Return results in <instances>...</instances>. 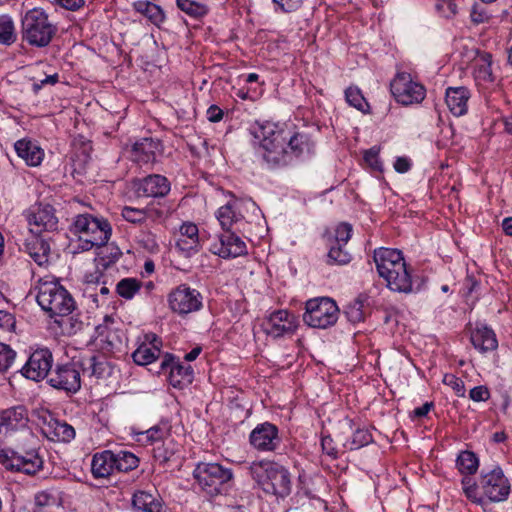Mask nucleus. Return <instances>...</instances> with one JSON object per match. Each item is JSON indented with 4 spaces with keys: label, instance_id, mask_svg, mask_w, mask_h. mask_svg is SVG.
Instances as JSON below:
<instances>
[{
    "label": "nucleus",
    "instance_id": "ddd939ff",
    "mask_svg": "<svg viewBox=\"0 0 512 512\" xmlns=\"http://www.w3.org/2000/svg\"><path fill=\"white\" fill-rule=\"evenodd\" d=\"M168 305L174 313L184 316L201 310L203 297L198 290L181 284L169 293Z\"/></svg>",
    "mask_w": 512,
    "mask_h": 512
},
{
    "label": "nucleus",
    "instance_id": "052dcab7",
    "mask_svg": "<svg viewBox=\"0 0 512 512\" xmlns=\"http://www.w3.org/2000/svg\"><path fill=\"white\" fill-rule=\"evenodd\" d=\"M206 115H207V119L210 121V122H219L222 120L223 118V111L221 108H219L218 106L216 105H211L208 109H207V112H206Z\"/></svg>",
    "mask_w": 512,
    "mask_h": 512
},
{
    "label": "nucleus",
    "instance_id": "393cba45",
    "mask_svg": "<svg viewBox=\"0 0 512 512\" xmlns=\"http://www.w3.org/2000/svg\"><path fill=\"white\" fill-rule=\"evenodd\" d=\"M176 247L186 256L198 252L201 240L198 226L193 222H184L179 228Z\"/></svg>",
    "mask_w": 512,
    "mask_h": 512
},
{
    "label": "nucleus",
    "instance_id": "4d7b16f0",
    "mask_svg": "<svg viewBox=\"0 0 512 512\" xmlns=\"http://www.w3.org/2000/svg\"><path fill=\"white\" fill-rule=\"evenodd\" d=\"M322 451L332 458L337 457V450L334 445L333 439L329 435H322L321 437Z\"/></svg>",
    "mask_w": 512,
    "mask_h": 512
},
{
    "label": "nucleus",
    "instance_id": "72a5a7b5",
    "mask_svg": "<svg viewBox=\"0 0 512 512\" xmlns=\"http://www.w3.org/2000/svg\"><path fill=\"white\" fill-rule=\"evenodd\" d=\"M94 342L103 353H111L120 340L115 331L111 330L107 324H103L96 327Z\"/></svg>",
    "mask_w": 512,
    "mask_h": 512
},
{
    "label": "nucleus",
    "instance_id": "e2e57ef3",
    "mask_svg": "<svg viewBox=\"0 0 512 512\" xmlns=\"http://www.w3.org/2000/svg\"><path fill=\"white\" fill-rule=\"evenodd\" d=\"M58 74L57 73H54L52 75H48L46 76L45 78L39 80L38 82H35L33 84V87H34V90L35 91H38L39 89H41L43 86L45 85H54L58 82Z\"/></svg>",
    "mask_w": 512,
    "mask_h": 512
},
{
    "label": "nucleus",
    "instance_id": "20e7f679",
    "mask_svg": "<svg viewBox=\"0 0 512 512\" xmlns=\"http://www.w3.org/2000/svg\"><path fill=\"white\" fill-rule=\"evenodd\" d=\"M461 489L470 502L483 506L488 502L506 501L511 491V483L502 468L497 465L481 472L479 484L472 477H462Z\"/></svg>",
    "mask_w": 512,
    "mask_h": 512
},
{
    "label": "nucleus",
    "instance_id": "aec40b11",
    "mask_svg": "<svg viewBox=\"0 0 512 512\" xmlns=\"http://www.w3.org/2000/svg\"><path fill=\"white\" fill-rule=\"evenodd\" d=\"M211 252L221 258H236L247 253V246L240 236L227 231L212 244Z\"/></svg>",
    "mask_w": 512,
    "mask_h": 512
},
{
    "label": "nucleus",
    "instance_id": "603ef678",
    "mask_svg": "<svg viewBox=\"0 0 512 512\" xmlns=\"http://www.w3.org/2000/svg\"><path fill=\"white\" fill-rule=\"evenodd\" d=\"M443 383L449 387H451L457 396L464 397L465 396V385L463 380L457 377L454 374H445L443 377Z\"/></svg>",
    "mask_w": 512,
    "mask_h": 512
},
{
    "label": "nucleus",
    "instance_id": "cd10ccee",
    "mask_svg": "<svg viewBox=\"0 0 512 512\" xmlns=\"http://www.w3.org/2000/svg\"><path fill=\"white\" fill-rule=\"evenodd\" d=\"M473 77L476 84L481 88L491 86L495 77L492 72V56L489 53H478L473 63Z\"/></svg>",
    "mask_w": 512,
    "mask_h": 512
},
{
    "label": "nucleus",
    "instance_id": "49530a36",
    "mask_svg": "<svg viewBox=\"0 0 512 512\" xmlns=\"http://www.w3.org/2000/svg\"><path fill=\"white\" fill-rule=\"evenodd\" d=\"M372 441V435L367 429H357L351 438L345 445L350 450L359 449L363 446L368 445Z\"/></svg>",
    "mask_w": 512,
    "mask_h": 512
},
{
    "label": "nucleus",
    "instance_id": "bf43d9fd",
    "mask_svg": "<svg viewBox=\"0 0 512 512\" xmlns=\"http://www.w3.org/2000/svg\"><path fill=\"white\" fill-rule=\"evenodd\" d=\"M15 327V318L12 314L0 310V328L10 331Z\"/></svg>",
    "mask_w": 512,
    "mask_h": 512
},
{
    "label": "nucleus",
    "instance_id": "de8ad7c7",
    "mask_svg": "<svg viewBox=\"0 0 512 512\" xmlns=\"http://www.w3.org/2000/svg\"><path fill=\"white\" fill-rule=\"evenodd\" d=\"M352 235V226L348 223L338 224L333 232V242L337 245H346Z\"/></svg>",
    "mask_w": 512,
    "mask_h": 512
},
{
    "label": "nucleus",
    "instance_id": "6ab92c4d",
    "mask_svg": "<svg viewBox=\"0 0 512 512\" xmlns=\"http://www.w3.org/2000/svg\"><path fill=\"white\" fill-rule=\"evenodd\" d=\"M49 383L54 388L75 393L81 387L80 369L75 363L57 365Z\"/></svg>",
    "mask_w": 512,
    "mask_h": 512
},
{
    "label": "nucleus",
    "instance_id": "b1692460",
    "mask_svg": "<svg viewBox=\"0 0 512 512\" xmlns=\"http://www.w3.org/2000/svg\"><path fill=\"white\" fill-rule=\"evenodd\" d=\"M162 341L154 333L144 335L142 342L133 352L132 358L138 365L145 366L153 363L160 355Z\"/></svg>",
    "mask_w": 512,
    "mask_h": 512
},
{
    "label": "nucleus",
    "instance_id": "bb28decb",
    "mask_svg": "<svg viewBox=\"0 0 512 512\" xmlns=\"http://www.w3.org/2000/svg\"><path fill=\"white\" fill-rule=\"evenodd\" d=\"M159 151V141L152 138H143L132 145L130 158L140 165L149 164L155 161Z\"/></svg>",
    "mask_w": 512,
    "mask_h": 512
},
{
    "label": "nucleus",
    "instance_id": "0e129e2a",
    "mask_svg": "<svg viewBox=\"0 0 512 512\" xmlns=\"http://www.w3.org/2000/svg\"><path fill=\"white\" fill-rule=\"evenodd\" d=\"M411 167V162L406 157H398L394 162V169L399 173H406Z\"/></svg>",
    "mask_w": 512,
    "mask_h": 512
},
{
    "label": "nucleus",
    "instance_id": "c756f323",
    "mask_svg": "<svg viewBox=\"0 0 512 512\" xmlns=\"http://www.w3.org/2000/svg\"><path fill=\"white\" fill-rule=\"evenodd\" d=\"M138 191L147 197H164L170 191V182L162 175H150L140 182Z\"/></svg>",
    "mask_w": 512,
    "mask_h": 512
},
{
    "label": "nucleus",
    "instance_id": "f8f14e48",
    "mask_svg": "<svg viewBox=\"0 0 512 512\" xmlns=\"http://www.w3.org/2000/svg\"><path fill=\"white\" fill-rule=\"evenodd\" d=\"M395 100L404 106L421 103L426 97V89L407 72H398L390 83Z\"/></svg>",
    "mask_w": 512,
    "mask_h": 512
},
{
    "label": "nucleus",
    "instance_id": "58836bf2",
    "mask_svg": "<svg viewBox=\"0 0 512 512\" xmlns=\"http://www.w3.org/2000/svg\"><path fill=\"white\" fill-rule=\"evenodd\" d=\"M17 39L15 24L11 16H0V44L11 45Z\"/></svg>",
    "mask_w": 512,
    "mask_h": 512
},
{
    "label": "nucleus",
    "instance_id": "1a4fd4ad",
    "mask_svg": "<svg viewBox=\"0 0 512 512\" xmlns=\"http://www.w3.org/2000/svg\"><path fill=\"white\" fill-rule=\"evenodd\" d=\"M29 411L24 405H16L0 411V444L17 441L18 436H32Z\"/></svg>",
    "mask_w": 512,
    "mask_h": 512
},
{
    "label": "nucleus",
    "instance_id": "8fccbe9b",
    "mask_svg": "<svg viewBox=\"0 0 512 512\" xmlns=\"http://www.w3.org/2000/svg\"><path fill=\"white\" fill-rule=\"evenodd\" d=\"M123 218L131 223H141L147 220L146 209H138L133 207H124L122 209Z\"/></svg>",
    "mask_w": 512,
    "mask_h": 512
},
{
    "label": "nucleus",
    "instance_id": "f257e3e1",
    "mask_svg": "<svg viewBox=\"0 0 512 512\" xmlns=\"http://www.w3.org/2000/svg\"><path fill=\"white\" fill-rule=\"evenodd\" d=\"M256 155L269 167L287 165L293 157L313 152L314 144L304 133H291L284 125L256 121L249 128Z\"/></svg>",
    "mask_w": 512,
    "mask_h": 512
},
{
    "label": "nucleus",
    "instance_id": "ea45409f",
    "mask_svg": "<svg viewBox=\"0 0 512 512\" xmlns=\"http://www.w3.org/2000/svg\"><path fill=\"white\" fill-rule=\"evenodd\" d=\"M177 7L193 18H200L205 16L209 8L208 6L196 0H176Z\"/></svg>",
    "mask_w": 512,
    "mask_h": 512
},
{
    "label": "nucleus",
    "instance_id": "e433bc0d",
    "mask_svg": "<svg viewBox=\"0 0 512 512\" xmlns=\"http://www.w3.org/2000/svg\"><path fill=\"white\" fill-rule=\"evenodd\" d=\"M34 500L39 507H60L63 504V493L59 488L50 487L37 492Z\"/></svg>",
    "mask_w": 512,
    "mask_h": 512
},
{
    "label": "nucleus",
    "instance_id": "3c124183",
    "mask_svg": "<svg viewBox=\"0 0 512 512\" xmlns=\"http://www.w3.org/2000/svg\"><path fill=\"white\" fill-rule=\"evenodd\" d=\"M365 164L373 171H382V163L379 157V149L372 147L364 152Z\"/></svg>",
    "mask_w": 512,
    "mask_h": 512
},
{
    "label": "nucleus",
    "instance_id": "13d9d810",
    "mask_svg": "<svg viewBox=\"0 0 512 512\" xmlns=\"http://www.w3.org/2000/svg\"><path fill=\"white\" fill-rule=\"evenodd\" d=\"M273 3L282 11L291 12L300 7L301 0H273Z\"/></svg>",
    "mask_w": 512,
    "mask_h": 512
},
{
    "label": "nucleus",
    "instance_id": "4c0bfd02",
    "mask_svg": "<svg viewBox=\"0 0 512 512\" xmlns=\"http://www.w3.org/2000/svg\"><path fill=\"white\" fill-rule=\"evenodd\" d=\"M133 7L138 13L147 17L155 25L161 24L165 19V15L160 6L149 1H136L133 3Z\"/></svg>",
    "mask_w": 512,
    "mask_h": 512
},
{
    "label": "nucleus",
    "instance_id": "6e6d98bb",
    "mask_svg": "<svg viewBox=\"0 0 512 512\" xmlns=\"http://www.w3.org/2000/svg\"><path fill=\"white\" fill-rule=\"evenodd\" d=\"M469 397L474 402H484L490 398V392L486 386L480 385L470 390Z\"/></svg>",
    "mask_w": 512,
    "mask_h": 512
},
{
    "label": "nucleus",
    "instance_id": "412c9836",
    "mask_svg": "<svg viewBox=\"0 0 512 512\" xmlns=\"http://www.w3.org/2000/svg\"><path fill=\"white\" fill-rule=\"evenodd\" d=\"M78 236L79 238L77 242L73 245V252L79 253L89 251L92 248L97 247L99 249L96 258L98 265L107 267L116 262L121 256V251L117 247L106 246V243H98L90 238H86L81 235Z\"/></svg>",
    "mask_w": 512,
    "mask_h": 512
},
{
    "label": "nucleus",
    "instance_id": "a19ab883",
    "mask_svg": "<svg viewBox=\"0 0 512 512\" xmlns=\"http://www.w3.org/2000/svg\"><path fill=\"white\" fill-rule=\"evenodd\" d=\"M141 281L136 278H124L116 285L118 295L126 300H131L140 291Z\"/></svg>",
    "mask_w": 512,
    "mask_h": 512
},
{
    "label": "nucleus",
    "instance_id": "a211bd4d",
    "mask_svg": "<svg viewBox=\"0 0 512 512\" xmlns=\"http://www.w3.org/2000/svg\"><path fill=\"white\" fill-rule=\"evenodd\" d=\"M54 359L52 352L45 347L35 349L29 356L21 373L33 381L43 380L52 368Z\"/></svg>",
    "mask_w": 512,
    "mask_h": 512
},
{
    "label": "nucleus",
    "instance_id": "7c9ffc66",
    "mask_svg": "<svg viewBox=\"0 0 512 512\" xmlns=\"http://www.w3.org/2000/svg\"><path fill=\"white\" fill-rule=\"evenodd\" d=\"M25 251L39 266H45L49 262L50 245L38 235H32L25 241Z\"/></svg>",
    "mask_w": 512,
    "mask_h": 512
},
{
    "label": "nucleus",
    "instance_id": "4be33fe9",
    "mask_svg": "<svg viewBox=\"0 0 512 512\" xmlns=\"http://www.w3.org/2000/svg\"><path fill=\"white\" fill-rule=\"evenodd\" d=\"M249 441L258 451H273L279 444L278 429L269 422L258 424L251 431Z\"/></svg>",
    "mask_w": 512,
    "mask_h": 512
},
{
    "label": "nucleus",
    "instance_id": "dca6fc26",
    "mask_svg": "<svg viewBox=\"0 0 512 512\" xmlns=\"http://www.w3.org/2000/svg\"><path fill=\"white\" fill-rule=\"evenodd\" d=\"M29 231L39 235L44 231L56 230L58 219L54 208L49 204H34L24 213Z\"/></svg>",
    "mask_w": 512,
    "mask_h": 512
},
{
    "label": "nucleus",
    "instance_id": "0eeeda50",
    "mask_svg": "<svg viewBox=\"0 0 512 512\" xmlns=\"http://www.w3.org/2000/svg\"><path fill=\"white\" fill-rule=\"evenodd\" d=\"M249 212L256 214V217L260 213L254 201L232 198L225 205L218 208L215 216L223 230L230 231L235 228L236 231L244 234L246 232L244 219Z\"/></svg>",
    "mask_w": 512,
    "mask_h": 512
},
{
    "label": "nucleus",
    "instance_id": "680f3d73",
    "mask_svg": "<svg viewBox=\"0 0 512 512\" xmlns=\"http://www.w3.org/2000/svg\"><path fill=\"white\" fill-rule=\"evenodd\" d=\"M56 3L64 9L75 11L84 5V0H56Z\"/></svg>",
    "mask_w": 512,
    "mask_h": 512
},
{
    "label": "nucleus",
    "instance_id": "a18cd8bd",
    "mask_svg": "<svg viewBox=\"0 0 512 512\" xmlns=\"http://www.w3.org/2000/svg\"><path fill=\"white\" fill-rule=\"evenodd\" d=\"M345 245L330 244L328 262L332 264H347L350 261V254L344 250Z\"/></svg>",
    "mask_w": 512,
    "mask_h": 512
},
{
    "label": "nucleus",
    "instance_id": "5701e85b",
    "mask_svg": "<svg viewBox=\"0 0 512 512\" xmlns=\"http://www.w3.org/2000/svg\"><path fill=\"white\" fill-rule=\"evenodd\" d=\"M161 371H169V383L182 389L193 381V369L188 364H183L172 356H166L161 363Z\"/></svg>",
    "mask_w": 512,
    "mask_h": 512
},
{
    "label": "nucleus",
    "instance_id": "f3484780",
    "mask_svg": "<svg viewBox=\"0 0 512 512\" xmlns=\"http://www.w3.org/2000/svg\"><path fill=\"white\" fill-rule=\"evenodd\" d=\"M298 327L297 317L285 309L271 312L263 322L265 333L273 338L293 334Z\"/></svg>",
    "mask_w": 512,
    "mask_h": 512
},
{
    "label": "nucleus",
    "instance_id": "774afa93",
    "mask_svg": "<svg viewBox=\"0 0 512 512\" xmlns=\"http://www.w3.org/2000/svg\"><path fill=\"white\" fill-rule=\"evenodd\" d=\"M433 407L434 404L432 402H426L422 406L415 408L413 415L418 418L425 417Z\"/></svg>",
    "mask_w": 512,
    "mask_h": 512
},
{
    "label": "nucleus",
    "instance_id": "c9c22d12",
    "mask_svg": "<svg viewBox=\"0 0 512 512\" xmlns=\"http://www.w3.org/2000/svg\"><path fill=\"white\" fill-rule=\"evenodd\" d=\"M479 458L469 450L461 451L456 458L455 466L463 477H471L479 468Z\"/></svg>",
    "mask_w": 512,
    "mask_h": 512
},
{
    "label": "nucleus",
    "instance_id": "69168bd1",
    "mask_svg": "<svg viewBox=\"0 0 512 512\" xmlns=\"http://www.w3.org/2000/svg\"><path fill=\"white\" fill-rule=\"evenodd\" d=\"M143 435L145 436V438L148 442L153 443V442H157V441L161 440L163 433L159 428L152 427V428L148 429Z\"/></svg>",
    "mask_w": 512,
    "mask_h": 512
},
{
    "label": "nucleus",
    "instance_id": "f03ea898",
    "mask_svg": "<svg viewBox=\"0 0 512 512\" xmlns=\"http://www.w3.org/2000/svg\"><path fill=\"white\" fill-rule=\"evenodd\" d=\"M374 262L387 288L398 293H418L424 281L413 276L400 250L381 247L374 251Z\"/></svg>",
    "mask_w": 512,
    "mask_h": 512
},
{
    "label": "nucleus",
    "instance_id": "c85d7f7f",
    "mask_svg": "<svg viewBox=\"0 0 512 512\" xmlns=\"http://www.w3.org/2000/svg\"><path fill=\"white\" fill-rule=\"evenodd\" d=\"M470 97L471 93L466 87H449L446 89L445 102L449 111L460 117L467 113Z\"/></svg>",
    "mask_w": 512,
    "mask_h": 512
},
{
    "label": "nucleus",
    "instance_id": "864d4df0",
    "mask_svg": "<svg viewBox=\"0 0 512 512\" xmlns=\"http://www.w3.org/2000/svg\"><path fill=\"white\" fill-rule=\"evenodd\" d=\"M345 314L350 322L357 323L363 320L364 313L362 311V304L354 302L346 307Z\"/></svg>",
    "mask_w": 512,
    "mask_h": 512
},
{
    "label": "nucleus",
    "instance_id": "09e8293b",
    "mask_svg": "<svg viewBox=\"0 0 512 512\" xmlns=\"http://www.w3.org/2000/svg\"><path fill=\"white\" fill-rule=\"evenodd\" d=\"M16 357V352L7 344L0 343V373L11 367Z\"/></svg>",
    "mask_w": 512,
    "mask_h": 512
},
{
    "label": "nucleus",
    "instance_id": "c03bdc74",
    "mask_svg": "<svg viewBox=\"0 0 512 512\" xmlns=\"http://www.w3.org/2000/svg\"><path fill=\"white\" fill-rule=\"evenodd\" d=\"M345 98L347 103L356 108L357 110L366 113L369 109V104L362 95L361 90L356 86H350L345 90Z\"/></svg>",
    "mask_w": 512,
    "mask_h": 512
},
{
    "label": "nucleus",
    "instance_id": "423d86ee",
    "mask_svg": "<svg viewBox=\"0 0 512 512\" xmlns=\"http://www.w3.org/2000/svg\"><path fill=\"white\" fill-rule=\"evenodd\" d=\"M56 31V26L49 19L47 12L42 8L29 9L22 16V39L31 46H47L56 34Z\"/></svg>",
    "mask_w": 512,
    "mask_h": 512
},
{
    "label": "nucleus",
    "instance_id": "2f4dec72",
    "mask_svg": "<svg viewBox=\"0 0 512 512\" xmlns=\"http://www.w3.org/2000/svg\"><path fill=\"white\" fill-rule=\"evenodd\" d=\"M473 346L482 353L494 351L498 341L494 331L486 325H478L471 333Z\"/></svg>",
    "mask_w": 512,
    "mask_h": 512
},
{
    "label": "nucleus",
    "instance_id": "473e14b6",
    "mask_svg": "<svg viewBox=\"0 0 512 512\" xmlns=\"http://www.w3.org/2000/svg\"><path fill=\"white\" fill-rule=\"evenodd\" d=\"M114 452L105 450L96 453L91 462V472L95 478H106L116 471Z\"/></svg>",
    "mask_w": 512,
    "mask_h": 512
},
{
    "label": "nucleus",
    "instance_id": "f704fd0d",
    "mask_svg": "<svg viewBox=\"0 0 512 512\" xmlns=\"http://www.w3.org/2000/svg\"><path fill=\"white\" fill-rule=\"evenodd\" d=\"M132 503L135 509L142 512H164L162 501L144 491L136 492L133 495Z\"/></svg>",
    "mask_w": 512,
    "mask_h": 512
},
{
    "label": "nucleus",
    "instance_id": "6e6552de",
    "mask_svg": "<svg viewBox=\"0 0 512 512\" xmlns=\"http://www.w3.org/2000/svg\"><path fill=\"white\" fill-rule=\"evenodd\" d=\"M193 477L201 490L215 496L223 492L225 485L232 480L233 472L219 463L201 462L196 465Z\"/></svg>",
    "mask_w": 512,
    "mask_h": 512
},
{
    "label": "nucleus",
    "instance_id": "9b49d317",
    "mask_svg": "<svg viewBox=\"0 0 512 512\" xmlns=\"http://www.w3.org/2000/svg\"><path fill=\"white\" fill-rule=\"evenodd\" d=\"M304 322L313 328L326 329L333 326L339 317L336 302L327 297L314 298L306 302Z\"/></svg>",
    "mask_w": 512,
    "mask_h": 512
},
{
    "label": "nucleus",
    "instance_id": "79ce46f5",
    "mask_svg": "<svg viewBox=\"0 0 512 512\" xmlns=\"http://www.w3.org/2000/svg\"><path fill=\"white\" fill-rule=\"evenodd\" d=\"M464 0H435V11L436 13L446 19L454 18L459 11L460 5Z\"/></svg>",
    "mask_w": 512,
    "mask_h": 512
},
{
    "label": "nucleus",
    "instance_id": "338daca9",
    "mask_svg": "<svg viewBox=\"0 0 512 512\" xmlns=\"http://www.w3.org/2000/svg\"><path fill=\"white\" fill-rule=\"evenodd\" d=\"M93 363L91 364L92 374L101 377L107 371V363L106 362H96L95 358L92 359Z\"/></svg>",
    "mask_w": 512,
    "mask_h": 512
},
{
    "label": "nucleus",
    "instance_id": "37998d69",
    "mask_svg": "<svg viewBox=\"0 0 512 512\" xmlns=\"http://www.w3.org/2000/svg\"><path fill=\"white\" fill-rule=\"evenodd\" d=\"M116 471L127 472L135 469L139 464V459L129 451H119L114 453Z\"/></svg>",
    "mask_w": 512,
    "mask_h": 512
},
{
    "label": "nucleus",
    "instance_id": "a878e982",
    "mask_svg": "<svg viewBox=\"0 0 512 512\" xmlns=\"http://www.w3.org/2000/svg\"><path fill=\"white\" fill-rule=\"evenodd\" d=\"M14 149L17 156L29 167L40 166L45 157L43 148L36 141L28 138L17 140Z\"/></svg>",
    "mask_w": 512,
    "mask_h": 512
},
{
    "label": "nucleus",
    "instance_id": "9d476101",
    "mask_svg": "<svg viewBox=\"0 0 512 512\" xmlns=\"http://www.w3.org/2000/svg\"><path fill=\"white\" fill-rule=\"evenodd\" d=\"M0 464L9 471L34 475L43 467V460L36 449L22 452L6 447L0 449Z\"/></svg>",
    "mask_w": 512,
    "mask_h": 512
},
{
    "label": "nucleus",
    "instance_id": "5fc2aeb1",
    "mask_svg": "<svg viewBox=\"0 0 512 512\" xmlns=\"http://www.w3.org/2000/svg\"><path fill=\"white\" fill-rule=\"evenodd\" d=\"M470 18L473 23L480 24L488 21L489 15L484 7L474 4L470 12Z\"/></svg>",
    "mask_w": 512,
    "mask_h": 512
},
{
    "label": "nucleus",
    "instance_id": "7ed1b4c3",
    "mask_svg": "<svg viewBox=\"0 0 512 512\" xmlns=\"http://www.w3.org/2000/svg\"><path fill=\"white\" fill-rule=\"evenodd\" d=\"M37 289V303L51 318H54L61 333L70 335L80 329L81 323L70 316L75 308V302L58 281L42 280Z\"/></svg>",
    "mask_w": 512,
    "mask_h": 512
},
{
    "label": "nucleus",
    "instance_id": "2eb2a0df",
    "mask_svg": "<svg viewBox=\"0 0 512 512\" xmlns=\"http://www.w3.org/2000/svg\"><path fill=\"white\" fill-rule=\"evenodd\" d=\"M41 433L50 441L68 443L75 438V429L67 422L60 421L49 411L41 410L37 415Z\"/></svg>",
    "mask_w": 512,
    "mask_h": 512
},
{
    "label": "nucleus",
    "instance_id": "39448f33",
    "mask_svg": "<svg viewBox=\"0 0 512 512\" xmlns=\"http://www.w3.org/2000/svg\"><path fill=\"white\" fill-rule=\"evenodd\" d=\"M250 474L266 493L284 497L290 493L291 481L288 471L271 460H257L250 464Z\"/></svg>",
    "mask_w": 512,
    "mask_h": 512
},
{
    "label": "nucleus",
    "instance_id": "4468645a",
    "mask_svg": "<svg viewBox=\"0 0 512 512\" xmlns=\"http://www.w3.org/2000/svg\"><path fill=\"white\" fill-rule=\"evenodd\" d=\"M71 231L75 235L90 238L98 243L108 242L111 236V226L103 218H97L90 214H81L75 217Z\"/></svg>",
    "mask_w": 512,
    "mask_h": 512
}]
</instances>
